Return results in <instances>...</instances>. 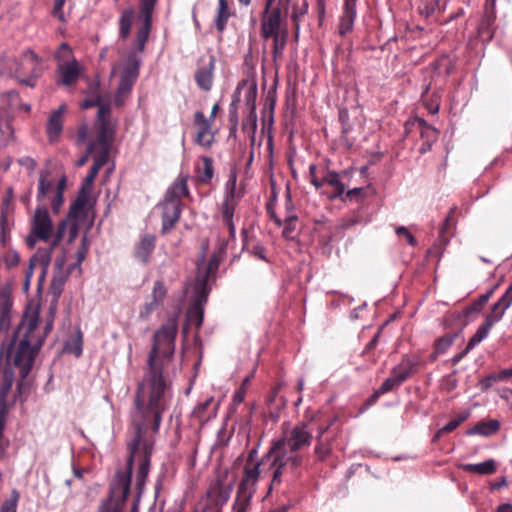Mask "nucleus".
Here are the masks:
<instances>
[{"instance_id":"nucleus-60","label":"nucleus","mask_w":512,"mask_h":512,"mask_svg":"<svg viewBox=\"0 0 512 512\" xmlns=\"http://www.w3.org/2000/svg\"><path fill=\"white\" fill-rule=\"evenodd\" d=\"M111 146L112 145L100 146L101 150L94 157L92 165H94L97 168L101 169L107 163V161H108Z\"/></svg>"},{"instance_id":"nucleus-37","label":"nucleus","mask_w":512,"mask_h":512,"mask_svg":"<svg viewBox=\"0 0 512 512\" xmlns=\"http://www.w3.org/2000/svg\"><path fill=\"white\" fill-rule=\"evenodd\" d=\"M203 167H197L198 180L202 184H209L214 176L213 159L209 156H202Z\"/></svg>"},{"instance_id":"nucleus-55","label":"nucleus","mask_w":512,"mask_h":512,"mask_svg":"<svg viewBox=\"0 0 512 512\" xmlns=\"http://www.w3.org/2000/svg\"><path fill=\"white\" fill-rule=\"evenodd\" d=\"M160 306V304L152 300L145 302L139 310V319L142 321L149 320L154 311H156Z\"/></svg>"},{"instance_id":"nucleus-34","label":"nucleus","mask_w":512,"mask_h":512,"mask_svg":"<svg viewBox=\"0 0 512 512\" xmlns=\"http://www.w3.org/2000/svg\"><path fill=\"white\" fill-rule=\"evenodd\" d=\"M495 323H497V317L493 316L490 319H485L484 323L477 328L476 332L468 340V349H473L483 341Z\"/></svg>"},{"instance_id":"nucleus-43","label":"nucleus","mask_w":512,"mask_h":512,"mask_svg":"<svg viewBox=\"0 0 512 512\" xmlns=\"http://www.w3.org/2000/svg\"><path fill=\"white\" fill-rule=\"evenodd\" d=\"M51 259L52 253L50 252V250H46L45 248H39L36 254L31 257L30 260H33V263H35V265L38 263L43 269L40 280L44 277L46 270L51 263Z\"/></svg>"},{"instance_id":"nucleus-9","label":"nucleus","mask_w":512,"mask_h":512,"mask_svg":"<svg viewBox=\"0 0 512 512\" xmlns=\"http://www.w3.org/2000/svg\"><path fill=\"white\" fill-rule=\"evenodd\" d=\"M232 491L233 483L226 484L222 479L214 481L207 491L209 503L204 507L203 512H221Z\"/></svg>"},{"instance_id":"nucleus-52","label":"nucleus","mask_w":512,"mask_h":512,"mask_svg":"<svg viewBox=\"0 0 512 512\" xmlns=\"http://www.w3.org/2000/svg\"><path fill=\"white\" fill-rule=\"evenodd\" d=\"M276 202H277V195L273 191L269 201L266 203L265 208H266L267 214L269 215L270 219L274 222V224L277 227H282L283 221L275 212Z\"/></svg>"},{"instance_id":"nucleus-39","label":"nucleus","mask_w":512,"mask_h":512,"mask_svg":"<svg viewBox=\"0 0 512 512\" xmlns=\"http://www.w3.org/2000/svg\"><path fill=\"white\" fill-rule=\"evenodd\" d=\"M230 11L227 0H219L218 13L215 18V26L219 32H223L227 26Z\"/></svg>"},{"instance_id":"nucleus-64","label":"nucleus","mask_w":512,"mask_h":512,"mask_svg":"<svg viewBox=\"0 0 512 512\" xmlns=\"http://www.w3.org/2000/svg\"><path fill=\"white\" fill-rule=\"evenodd\" d=\"M210 119H207L202 111H196L194 114V124L202 130L211 131Z\"/></svg>"},{"instance_id":"nucleus-31","label":"nucleus","mask_w":512,"mask_h":512,"mask_svg":"<svg viewBox=\"0 0 512 512\" xmlns=\"http://www.w3.org/2000/svg\"><path fill=\"white\" fill-rule=\"evenodd\" d=\"M282 458L288 470L294 473L300 468L304 462V456L299 452H290L287 448H280L279 451H275Z\"/></svg>"},{"instance_id":"nucleus-5","label":"nucleus","mask_w":512,"mask_h":512,"mask_svg":"<svg viewBox=\"0 0 512 512\" xmlns=\"http://www.w3.org/2000/svg\"><path fill=\"white\" fill-rule=\"evenodd\" d=\"M260 476V462H256L252 468L243 469V477L238 485L236 498L233 504L234 512H247L251 499L256 492V484Z\"/></svg>"},{"instance_id":"nucleus-47","label":"nucleus","mask_w":512,"mask_h":512,"mask_svg":"<svg viewBox=\"0 0 512 512\" xmlns=\"http://www.w3.org/2000/svg\"><path fill=\"white\" fill-rule=\"evenodd\" d=\"M186 318L188 323L195 325L199 329L204 319V308L189 305Z\"/></svg>"},{"instance_id":"nucleus-53","label":"nucleus","mask_w":512,"mask_h":512,"mask_svg":"<svg viewBox=\"0 0 512 512\" xmlns=\"http://www.w3.org/2000/svg\"><path fill=\"white\" fill-rule=\"evenodd\" d=\"M19 497V492L14 489L10 497L2 502L0 512H17Z\"/></svg>"},{"instance_id":"nucleus-8","label":"nucleus","mask_w":512,"mask_h":512,"mask_svg":"<svg viewBox=\"0 0 512 512\" xmlns=\"http://www.w3.org/2000/svg\"><path fill=\"white\" fill-rule=\"evenodd\" d=\"M405 134L408 135L412 132H418L422 143L419 147L420 154H426L432 148V145L437 141L439 131L432 125L428 124L423 118L411 117L404 125Z\"/></svg>"},{"instance_id":"nucleus-21","label":"nucleus","mask_w":512,"mask_h":512,"mask_svg":"<svg viewBox=\"0 0 512 512\" xmlns=\"http://www.w3.org/2000/svg\"><path fill=\"white\" fill-rule=\"evenodd\" d=\"M24 57L31 65V74L28 77L21 78L18 76V81L27 87L34 88L37 84V79L41 75V68L39 65L42 63L41 57L33 50L27 49L24 52Z\"/></svg>"},{"instance_id":"nucleus-50","label":"nucleus","mask_w":512,"mask_h":512,"mask_svg":"<svg viewBox=\"0 0 512 512\" xmlns=\"http://www.w3.org/2000/svg\"><path fill=\"white\" fill-rule=\"evenodd\" d=\"M494 289H490L488 292L481 294L470 306L466 307V310L470 315L478 314L482 307L488 302L492 294L494 293Z\"/></svg>"},{"instance_id":"nucleus-19","label":"nucleus","mask_w":512,"mask_h":512,"mask_svg":"<svg viewBox=\"0 0 512 512\" xmlns=\"http://www.w3.org/2000/svg\"><path fill=\"white\" fill-rule=\"evenodd\" d=\"M215 64V57L210 55L208 63L199 67L195 72V82L197 86L205 92L212 89Z\"/></svg>"},{"instance_id":"nucleus-14","label":"nucleus","mask_w":512,"mask_h":512,"mask_svg":"<svg viewBox=\"0 0 512 512\" xmlns=\"http://www.w3.org/2000/svg\"><path fill=\"white\" fill-rule=\"evenodd\" d=\"M158 0H139L137 20L139 22L138 42L145 41L152 29L153 12Z\"/></svg>"},{"instance_id":"nucleus-4","label":"nucleus","mask_w":512,"mask_h":512,"mask_svg":"<svg viewBox=\"0 0 512 512\" xmlns=\"http://www.w3.org/2000/svg\"><path fill=\"white\" fill-rule=\"evenodd\" d=\"M312 432L309 430L307 423L298 422L287 436L274 439L267 453L259 461L260 465L265 459L271 457L275 451L280 448H287L290 452H299L304 448H308L312 443Z\"/></svg>"},{"instance_id":"nucleus-42","label":"nucleus","mask_w":512,"mask_h":512,"mask_svg":"<svg viewBox=\"0 0 512 512\" xmlns=\"http://www.w3.org/2000/svg\"><path fill=\"white\" fill-rule=\"evenodd\" d=\"M307 11H308V3L306 0L303 2V4L301 6L297 5V4H294L292 6V12L290 14V18L294 24L296 40L299 37L301 18L307 13Z\"/></svg>"},{"instance_id":"nucleus-62","label":"nucleus","mask_w":512,"mask_h":512,"mask_svg":"<svg viewBox=\"0 0 512 512\" xmlns=\"http://www.w3.org/2000/svg\"><path fill=\"white\" fill-rule=\"evenodd\" d=\"M498 377V373H492L481 379L479 382L480 390L485 392L489 390L494 385V383L502 382Z\"/></svg>"},{"instance_id":"nucleus-13","label":"nucleus","mask_w":512,"mask_h":512,"mask_svg":"<svg viewBox=\"0 0 512 512\" xmlns=\"http://www.w3.org/2000/svg\"><path fill=\"white\" fill-rule=\"evenodd\" d=\"M159 206L162 208L161 214V234H167L173 229L181 218L183 211V202H172L163 200Z\"/></svg>"},{"instance_id":"nucleus-59","label":"nucleus","mask_w":512,"mask_h":512,"mask_svg":"<svg viewBox=\"0 0 512 512\" xmlns=\"http://www.w3.org/2000/svg\"><path fill=\"white\" fill-rule=\"evenodd\" d=\"M237 202L224 200L221 205L222 221L233 220Z\"/></svg>"},{"instance_id":"nucleus-26","label":"nucleus","mask_w":512,"mask_h":512,"mask_svg":"<svg viewBox=\"0 0 512 512\" xmlns=\"http://www.w3.org/2000/svg\"><path fill=\"white\" fill-rule=\"evenodd\" d=\"M225 252L226 245H219V247L213 251L204 271H202L200 265H198L197 276H206V280L209 281L210 277L217 273L220 263L222 262L223 257L225 255Z\"/></svg>"},{"instance_id":"nucleus-36","label":"nucleus","mask_w":512,"mask_h":512,"mask_svg":"<svg viewBox=\"0 0 512 512\" xmlns=\"http://www.w3.org/2000/svg\"><path fill=\"white\" fill-rule=\"evenodd\" d=\"M64 351L79 358L83 353V334L78 328L64 344Z\"/></svg>"},{"instance_id":"nucleus-23","label":"nucleus","mask_w":512,"mask_h":512,"mask_svg":"<svg viewBox=\"0 0 512 512\" xmlns=\"http://www.w3.org/2000/svg\"><path fill=\"white\" fill-rule=\"evenodd\" d=\"M208 282L206 276H196L190 305L204 308L211 290Z\"/></svg>"},{"instance_id":"nucleus-11","label":"nucleus","mask_w":512,"mask_h":512,"mask_svg":"<svg viewBox=\"0 0 512 512\" xmlns=\"http://www.w3.org/2000/svg\"><path fill=\"white\" fill-rule=\"evenodd\" d=\"M139 37V26L137 27L136 35L133 40V48L127 54L125 64L121 75L137 80L140 74V68L142 65V54L146 49V43L149 39V35L145 38V41L138 42Z\"/></svg>"},{"instance_id":"nucleus-18","label":"nucleus","mask_w":512,"mask_h":512,"mask_svg":"<svg viewBox=\"0 0 512 512\" xmlns=\"http://www.w3.org/2000/svg\"><path fill=\"white\" fill-rule=\"evenodd\" d=\"M66 111V105H60L55 111L51 113L46 125V134L50 143H55L59 140L63 130L62 115Z\"/></svg>"},{"instance_id":"nucleus-48","label":"nucleus","mask_w":512,"mask_h":512,"mask_svg":"<svg viewBox=\"0 0 512 512\" xmlns=\"http://www.w3.org/2000/svg\"><path fill=\"white\" fill-rule=\"evenodd\" d=\"M65 285V278L64 277H54L51 281L49 291L51 295L53 296L52 305L51 308H55Z\"/></svg>"},{"instance_id":"nucleus-20","label":"nucleus","mask_w":512,"mask_h":512,"mask_svg":"<svg viewBox=\"0 0 512 512\" xmlns=\"http://www.w3.org/2000/svg\"><path fill=\"white\" fill-rule=\"evenodd\" d=\"M348 170H343L341 172H336L334 170L326 169L324 171V182L325 184L334 188L332 194L328 196L330 200H336L340 197H343L345 191V185L342 182V178L348 176Z\"/></svg>"},{"instance_id":"nucleus-33","label":"nucleus","mask_w":512,"mask_h":512,"mask_svg":"<svg viewBox=\"0 0 512 512\" xmlns=\"http://www.w3.org/2000/svg\"><path fill=\"white\" fill-rule=\"evenodd\" d=\"M88 203V191L83 185L78 192L77 197L71 203L68 212V218L77 219L84 212V208Z\"/></svg>"},{"instance_id":"nucleus-10","label":"nucleus","mask_w":512,"mask_h":512,"mask_svg":"<svg viewBox=\"0 0 512 512\" xmlns=\"http://www.w3.org/2000/svg\"><path fill=\"white\" fill-rule=\"evenodd\" d=\"M111 107L110 105H102L98 110L95 127L98 132L96 146L112 145L115 134L116 125L110 120Z\"/></svg>"},{"instance_id":"nucleus-29","label":"nucleus","mask_w":512,"mask_h":512,"mask_svg":"<svg viewBox=\"0 0 512 512\" xmlns=\"http://www.w3.org/2000/svg\"><path fill=\"white\" fill-rule=\"evenodd\" d=\"M470 314L465 309L461 311H454L447 313L443 318V323L446 328L456 327L457 332L461 333L462 329L468 324Z\"/></svg>"},{"instance_id":"nucleus-27","label":"nucleus","mask_w":512,"mask_h":512,"mask_svg":"<svg viewBox=\"0 0 512 512\" xmlns=\"http://www.w3.org/2000/svg\"><path fill=\"white\" fill-rule=\"evenodd\" d=\"M20 95L15 90H10L0 95V112L3 115H11L14 117L16 110L21 107Z\"/></svg>"},{"instance_id":"nucleus-41","label":"nucleus","mask_w":512,"mask_h":512,"mask_svg":"<svg viewBox=\"0 0 512 512\" xmlns=\"http://www.w3.org/2000/svg\"><path fill=\"white\" fill-rule=\"evenodd\" d=\"M332 444L330 440H326L321 437H316V445L314 448V454L316 460L323 462L331 454Z\"/></svg>"},{"instance_id":"nucleus-22","label":"nucleus","mask_w":512,"mask_h":512,"mask_svg":"<svg viewBox=\"0 0 512 512\" xmlns=\"http://www.w3.org/2000/svg\"><path fill=\"white\" fill-rule=\"evenodd\" d=\"M13 300L8 290H0V332L8 334L11 326Z\"/></svg>"},{"instance_id":"nucleus-16","label":"nucleus","mask_w":512,"mask_h":512,"mask_svg":"<svg viewBox=\"0 0 512 512\" xmlns=\"http://www.w3.org/2000/svg\"><path fill=\"white\" fill-rule=\"evenodd\" d=\"M357 16V0H344L342 15L339 20L338 32L345 36L353 30Z\"/></svg>"},{"instance_id":"nucleus-51","label":"nucleus","mask_w":512,"mask_h":512,"mask_svg":"<svg viewBox=\"0 0 512 512\" xmlns=\"http://www.w3.org/2000/svg\"><path fill=\"white\" fill-rule=\"evenodd\" d=\"M213 401V398L210 397L205 401L198 403L193 409L192 415L197 418L201 423H205L210 419L209 415H206V411L209 408Z\"/></svg>"},{"instance_id":"nucleus-7","label":"nucleus","mask_w":512,"mask_h":512,"mask_svg":"<svg viewBox=\"0 0 512 512\" xmlns=\"http://www.w3.org/2000/svg\"><path fill=\"white\" fill-rule=\"evenodd\" d=\"M70 57H72V50L70 46L65 42L61 43L55 58L59 62L57 73L59 74L60 79L58 83L64 86L74 84L80 76L78 62L74 58L72 61H68Z\"/></svg>"},{"instance_id":"nucleus-12","label":"nucleus","mask_w":512,"mask_h":512,"mask_svg":"<svg viewBox=\"0 0 512 512\" xmlns=\"http://www.w3.org/2000/svg\"><path fill=\"white\" fill-rule=\"evenodd\" d=\"M30 228L40 241L47 242L53 234V222L49 210L44 205L36 207L31 218Z\"/></svg>"},{"instance_id":"nucleus-28","label":"nucleus","mask_w":512,"mask_h":512,"mask_svg":"<svg viewBox=\"0 0 512 512\" xmlns=\"http://www.w3.org/2000/svg\"><path fill=\"white\" fill-rule=\"evenodd\" d=\"M500 429V422L496 419H491L489 421H480L475 424L473 427L466 430V435H481L484 437H489L496 434Z\"/></svg>"},{"instance_id":"nucleus-49","label":"nucleus","mask_w":512,"mask_h":512,"mask_svg":"<svg viewBox=\"0 0 512 512\" xmlns=\"http://www.w3.org/2000/svg\"><path fill=\"white\" fill-rule=\"evenodd\" d=\"M167 288L163 280H156L154 282L150 300L162 305L167 296Z\"/></svg>"},{"instance_id":"nucleus-30","label":"nucleus","mask_w":512,"mask_h":512,"mask_svg":"<svg viewBox=\"0 0 512 512\" xmlns=\"http://www.w3.org/2000/svg\"><path fill=\"white\" fill-rule=\"evenodd\" d=\"M460 468L468 473L492 475L496 472L497 464L494 459H488L481 463H464L460 465Z\"/></svg>"},{"instance_id":"nucleus-46","label":"nucleus","mask_w":512,"mask_h":512,"mask_svg":"<svg viewBox=\"0 0 512 512\" xmlns=\"http://www.w3.org/2000/svg\"><path fill=\"white\" fill-rule=\"evenodd\" d=\"M14 117L11 115H3L0 112V134L2 136L1 141L5 144L13 137V128L11 121Z\"/></svg>"},{"instance_id":"nucleus-17","label":"nucleus","mask_w":512,"mask_h":512,"mask_svg":"<svg viewBox=\"0 0 512 512\" xmlns=\"http://www.w3.org/2000/svg\"><path fill=\"white\" fill-rule=\"evenodd\" d=\"M497 14L483 13L477 25V37L484 46L488 45L494 38L496 32Z\"/></svg>"},{"instance_id":"nucleus-25","label":"nucleus","mask_w":512,"mask_h":512,"mask_svg":"<svg viewBox=\"0 0 512 512\" xmlns=\"http://www.w3.org/2000/svg\"><path fill=\"white\" fill-rule=\"evenodd\" d=\"M188 176L179 177L175 180L166 190L164 199L172 202H182L181 197L189 195V188L187 185Z\"/></svg>"},{"instance_id":"nucleus-45","label":"nucleus","mask_w":512,"mask_h":512,"mask_svg":"<svg viewBox=\"0 0 512 512\" xmlns=\"http://www.w3.org/2000/svg\"><path fill=\"white\" fill-rule=\"evenodd\" d=\"M99 87V82H96L90 89L92 91V95L86 99H84L81 103L82 109H89L92 107H98V110L100 109V106L102 105H109L108 103H103L101 96L98 94L97 90Z\"/></svg>"},{"instance_id":"nucleus-15","label":"nucleus","mask_w":512,"mask_h":512,"mask_svg":"<svg viewBox=\"0 0 512 512\" xmlns=\"http://www.w3.org/2000/svg\"><path fill=\"white\" fill-rule=\"evenodd\" d=\"M157 238L153 234L140 235L139 241L134 245V258L144 266L151 262V256L156 248Z\"/></svg>"},{"instance_id":"nucleus-57","label":"nucleus","mask_w":512,"mask_h":512,"mask_svg":"<svg viewBox=\"0 0 512 512\" xmlns=\"http://www.w3.org/2000/svg\"><path fill=\"white\" fill-rule=\"evenodd\" d=\"M470 416V411L465 410L461 412L455 419L449 421L442 427V431H446L448 433L454 431L458 426H460L463 422H465Z\"/></svg>"},{"instance_id":"nucleus-24","label":"nucleus","mask_w":512,"mask_h":512,"mask_svg":"<svg viewBox=\"0 0 512 512\" xmlns=\"http://www.w3.org/2000/svg\"><path fill=\"white\" fill-rule=\"evenodd\" d=\"M416 362L405 355L401 361L392 368L391 375L402 385L416 372Z\"/></svg>"},{"instance_id":"nucleus-56","label":"nucleus","mask_w":512,"mask_h":512,"mask_svg":"<svg viewBox=\"0 0 512 512\" xmlns=\"http://www.w3.org/2000/svg\"><path fill=\"white\" fill-rule=\"evenodd\" d=\"M214 142V135L209 130L199 129L195 138V143L210 148Z\"/></svg>"},{"instance_id":"nucleus-40","label":"nucleus","mask_w":512,"mask_h":512,"mask_svg":"<svg viewBox=\"0 0 512 512\" xmlns=\"http://www.w3.org/2000/svg\"><path fill=\"white\" fill-rule=\"evenodd\" d=\"M50 172L48 170H41L38 180L37 201L43 202L48 192L52 189V182L48 180Z\"/></svg>"},{"instance_id":"nucleus-1","label":"nucleus","mask_w":512,"mask_h":512,"mask_svg":"<svg viewBox=\"0 0 512 512\" xmlns=\"http://www.w3.org/2000/svg\"><path fill=\"white\" fill-rule=\"evenodd\" d=\"M177 333H154L143 379L137 384L131 423L134 437L128 442L125 469H117L109 486V497L98 512H121L129 495L136 453L148 430L158 433L163 414L172 399V383L168 367L175 353Z\"/></svg>"},{"instance_id":"nucleus-6","label":"nucleus","mask_w":512,"mask_h":512,"mask_svg":"<svg viewBox=\"0 0 512 512\" xmlns=\"http://www.w3.org/2000/svg\"><path fill=\"white\" fill-rule=\"evenodd\" d=\"M144 437L145 435L142 437L139 450L137 451L135 457V461L137 460L139 462V466L137 468L135 476V487L137 490V497L133 503L130 512H138V502L144 491V487L150 471L153 444L145 440Z\"/></svg>"},{"instance_id":"nucleus-54","label":"nucleus","mask_w":512,"mask_h":512,"mask_svg":"<svg viewBox=\"0 0 512 512\" xmlns=\"http://www.w3.org/2000/svg\"><path fill=\"white\" fill-rule=\"evenodd\" d=\"M365 195H366V192L363 187H356V188L348 190L347 192L344 191L343 197H340L339 199L343 202L349 200V201H355V202L359 203L364 200Z\"/></svg>"},{"instance_id":"nucleus-2","label":"nucleus","mask_w":512,"mask_h":512,"mask_svg":"<svg viewBox=\"0 0 512 512\" xmlns=\"http://www.w3.org/2000/svg\"><path fill=\"white\" fill-rule=\"evenodd\" d=\"M39 319L38 310L26 311L11 337L7 335L2 342L0 349V451H3L7 446V441L3 439L4 420L2 413L6 407V397L14 382V370L11 365L19 370L21 380L17 383V389L21 393L35 357L43 345V337H35Z\"/></svg>"},{"instance_id":"nucleus-3","label":"nucleus","mask_w":512,"mask_h":512,"mask_svg":"<svg viewBox=\"0 0 512 512\" xmlns=\"http://www.w3.org/2000/svg\"><path fill=\"white\" fill-rule=\"evenodd\" d=\"M290 4L291 0H264V9L260 14V36L263 40L272 39L274 60L283 54L287 44Z\"/></svg>"},{"instance_id":"nucleus-32","label":"nucleus","mask_w":512,"mask_h":512,"mask_svg":"<svg viewBox=\"0 0 512 512\" xmlns=\"http://www.w3.org/2000/svg\"><path fill=\"white\" fill-rule=\"evenodd\" d=\"M134 16L135 11L133 8H126L121 12L118 20L120 40L126 41L129 38Z\"/></svg>"},{"instance_id":"nucleus-61","label":"nucleus","mask_w":512,"mask_h":512,"mask_svg":"<svg viewBox=\"0 0 512 512\" xmlns=\"http://www.w3.org/2000/svg\"><path fill=\"white\" fill-rule=\"evenodd\" d=\"M284 209H285V217H293L298 218L297 214L295 213V205L292 200L291 190L289 187H287L285 192V203H284Z\"/></svg>"},{"instance_id":"nucleus-58","label":"nucleus","mask_w":512,"mask_h":512,"mask_svg":"<svg viewBox=\"0 0 512 512\" xmlns=\"http://www.w3.org/2000/svg\"><path fill=\"white\" fill-rule=\"evenodd\" d=\"M136 81L137 80L120 75L116 92L124 94V96H129Z\"/></svg>"},{"instance_id":"nucleus-38","label":"nucleus","mask_w":512,"mask_h":512,"mask_svg":"<svg viewBox=\"0 0 512 512\" xmlns=\"http://www.w3.org/2000/svg\"><path fill=\"white\" fill-rule=\"evenodd\" d=\"M459 336V332L447 333L438 339H436L434 347H435V357L444 354L454 343L456 338Z\"/></svg>"},{"instance_id":"nucleus-35","label":"nucleus","mask_w":512,"mask_h":512,"mask_svg":"<svg viewBox=\"0 0 512 512\" xmlns=\"http://www.w3.org/2000/svg\"><path fill=\"white\" fill-rule=\"evenodd\" d=\"M266 460H271L270 468L273 469L271 484L269 487V492H270L274 485L281 484L282 475H283L285 469H287V467H286L285 463L283 462L282 458H280L277 453L272 454L270 458L265 459L262 463H264Z\"/></svg>"},{"instance_id":"nucleus-63","label":"nucleus","mask_w":512,"mask_h":512,"mask_svg":"<svg viewBox=\"0 0 512 512\" xmlns=\"http://www.w3.org/2000/svg\"><path fill=\"white\" fill-rule=\"evenodd\" d=\"M210 119H207L202 111H196L194 114V124L202 130L211 131Z\"/></svg>"},{"instance_id":"nucleus-44","label":"nucleus","mask_w":512,"mask_h":512,"mask_svg":"<svg viewBox=\"0 0 512 512\" xmlns=\"http://www.w3.org/2000/svg\"><path fill=\"white\" fill-rule=\"evenodd\" d=\"M283 221L282 237L286 240L293 241L297 238V222L298 218L285 217Z\"/></svg>"}]
</instances>
